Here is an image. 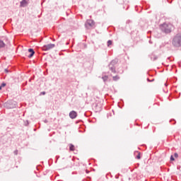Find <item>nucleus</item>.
<instances>
[{
	"label": "nucleus",
	"mask_w": 181,
	"mask_h": 181,
	"mask_svg": "<svg viewBox=\"0 0 181 181\" xmlns=\"http://www.w3.org/2000/svg\"><path fill=\"white\" fill-rule=\"evenodd\" d=\"M118 62H119V60L116 58V59L112 60L108 65L109 70H110V71L112 73H113L114 74H115L117 73H118L119 74H122L124 73L123 69L117 71L116 69H117V64H118Z\"/></svg>",
	"instance_id": "obj_1"
},
{
	"label": "nucleus",
	"mask_w": 181,
	"mask_h": 181,
	"mask_svg": "<svg viewBox=\"0 0 181 181\" xmlns=\"http://www.w3.org/2000/svg\"><path fill=\"white\" fill-rule=\"evenodd\" d=\"M171 43L174 49L181 50V33H177L172 40Z\"/></svg>",
	"instance_id": "obj_2"
},
{
	"label": "nucleus",
	"mask_w": 181,
	"mask_h": 181,
	"mask_svg": "<svg viewBox=\"0 0 181 181\" xmlns=\"http://www.w3.org/2000/svg\"><path fill=\"white\" fill-rule=\"evenodd\" d=\"M160 29L161 32H163V33H170V32H172V29H173V25L171 23H164L160 25Z\"/></svg>",
	"instance_id": "obj_3"
},
{
	"label": "nucleus",
	"mask_w": 181,
	"mask_h": 181,
	"mask_svg": "<svg viewBox=\"0 0 181 181\" xmlns=\"http://www.w3.org/2000/svg\"><path fill=\"white\" fill-rule=\"evenodd\" d=\"M85 27L86 29H94L95 28V22L93 20L88 19L85 23Z\"/></svg>",
	"instance_id": "obj_4"
},
{
	"label": "nucleus",
	"mask_w": 181,
	"mask_h": 181,
	"mask_svg": "<svg viewBox=\"0 0 181 181\" xmlns=\"http://www.w3.org/2000/svg\"><path fill=\"white\" fill-rule=\"evenodd\" d=\"M15 102H13V100H10L8 101L7 103H6L4 104V106L6 107V108H8V110H11L12 108H15V107H16V105L14 104Z\"/></svg>",
	"instance_id": "obj_5"
},
{
	"label": "nucleus",
	"mask_w": 181,
	"mask_h": 181,
	"mask_svg": "<svg viewBox=\"0 0 181 181\" xmlns=\"http://www.w3.org/2000/svg\"><path fill=\"white\" fill-rule=\"evenodd\" d=\"M55 46L56 45L54 44H48L42 47V50H44L45 52H47L48 50L53 49Z\"/></svg>",
	"instance_id": "obj_6"
},
{
	"label": "nucleus",
	"mask_w": 181,
	"mask_h": 181,
	"mask_svg": "<svg viewBox=\"0 0 181 181\" xmlns=\"http://www.w3.org/2000/svg\"><path fill=\"white\" fill-rule=\"evenodd\" d=\"M69 117L71 119H74L77 118V112L72 110L69 112Z\"/></svg>",
	"instance_id": "obj_7"
},
{
	"label": "nucleus",
	"mask_w": 181,
	"mask_h": 181,
	"mask_svg": "<svg viewBox=\"0 0 181 181\" xmlns=\"http://www.w3.org/2000/svg\"><path fill=\"white\" fill-rule=\"evenodd\" d=\"M28 52L29 53H30V54L28 55V57H33V56L35 55V50H33V49L30 48L28 49Z\"/></svg>",
	"instance_id": "obj_8"
},
{
	"label": "nucleus",
	"mask_w": 181,
	"mask_h": 181,
	"mask_svg": "<svg viewBox=\"0 0 181 181\" xmlns=\"http://www.w3.org/2000/svg\"><path fill=\"white\" fill-rule=\"evenodd\" d=\"M27 4H28V1H26V0H23L20 3V6H21V7L26 6Z\"/></svg>",
	"instance_id": "obj_9"
},
{
	"label": "nucleus",
	"mask_w": 181,
	"mask_h": 181,
	"mask_svg": "<svg viewBox=\"0 0 181 181\" xmlns=\"http://www.w3.org/2000/svg\"><path fill=\"white\" fill-rule=\"evenodd\" d=\"M5 46H6L5 42H4L3 40H0V49H4V47H5Z\"/></svg>",
	"instance_id": "obj_10"
},
{
	"label": "nucleus",
	"mask_w": 181,
	"mask_h": 181,
	"mask_svg": "<svg viewBox=\"0 0 181 181\" xmlns=\"http://www.w3.org/2000/svg\"><path fill=\"white\" fill-rule=\"evenodd\" d=\"M76 150V147H74V145L70 144H69V151H74Z\"/></svg>",
	"instance_id": "obj_11"
},
{
	"label": "nucleus",
	"mask_w": 181,
	"mask_h": 181,
	"mask_svg": "<svg viewBox=\"0 0 181 181\" xmlns=\"http://www.w3.org/2000/svg\"><path fill=\"white\" fill-rule=\"evenodd\" d=\"M112 80H113V81H118V80H119V76L116 75V76H113Z\"/></svg>",
	"instance_id": "obj_12"
},
{
	"label": "nucleus",
	"mask_w": 181,
	"mask_h": 181,
	"mask_svg": "<svg viewBox=\"0 0 181 181\" xmlns=\"http://www.w3.org/2000/svg\"><path fill=\"white\" fill-rule=\"evenodd\" d=\"M102 78L103 81H107L108 80V76H103Z\"/></svg>",
	"instance_id": "obj_13"
},
{
	"label": "nucleus",
	"mask_w": 181,
	"mask_h": 181,
	"mask_svg": "<svg viewBox=\"0 0 181 181\" xmlns=\"http://www.w3.org/2000/svg\"><path fill=\"white\" fill-rule=\"evenodd\" d=\"M111 45H112V41L111 40H109L107 41V47H110V46H111Z\"/></svg>",
	"instance_id": "obj_14"
},
{
	"label": "nucleus",
	"mask_w": 181,
	"mask_h": 181,
	"mask_svg": "<svg viewBox=\"0 0 181 181\" xmlns=\"http://www.w3.org/2000/svg\"><path fill=\"white\" fill-rule=\"evenodd\" d=\"M117 2L119 5H122V4H124V0H117Z\"/></svg>",
	"instance_id": "obj_15"
},
{
	"label": "nucleus",
	"mask_w": 181,
	"mask_h": 181,
	"mask_svg": "<svg viewBox=\"0 0 181 181\" xmlns=\"http://www.w3.org/2000/svg\"><path fill=\"white\" fill-rule=\"evenodd\" d=\"M138 155L136 156V159H141V153L137 152Z\"/></svg>",
	"instance_id": "obj_16"
},
{
	"label": "nucleus",
	"mask_w": 181,
	"mask_h": 181,
	"mask_svg": "<svg viewBox=\"0 0 181 181\" xmlns=\"http://www.w3.org/2000/svg\"><path fill=\"white\" fill-rule=\"evenodd\" d=\"M151 59L155 61V60H157L158 59V57H155V55H152L151 56Z\"/></svg>",
	"instance_id": "obj_17"
},
{
	"label": "nucleus",
	"mask_w": 181,
	"mask_h": 181,
	"mask_svg": "<svg viewBox=\"0 0 181 181\" xmlns=\"http://www.w3.org/2000/svg\"><path fill=\"white\" fill-rule=\"evenodd\" d=\"M5 86H6V83H1L0 86V90H2V88L5 87Z\"/></svg>",
	"instance_id": "obj_18"
},
{
	"label": "nucleus",
	"mask_w": 181,
	"mask_h": 181,
	"mask_svg": "<svg viewBox=\"0 0 181 181\" xmlns=\"http://www.w3.org/2000/svg\"><path fill=\"white\" fill-rule=\"evenodd\" d=\"M147 81H148V83H152V81H155V79H149V78H147Z\"/></svg>",
	"instance_id": "obj_19"
},
{
	"label": "nucleus",
	"mask_w": 181,
	"mask_h": 181,
	"mask_svg": "<svg viewBox=\"0 0 181 181\" xmlns=\"http://www.w3.org/2000/svg\"><path fill=\"white\" fill-rule=\"evenodd\" d=\"M46 95V92L45 91H42L40 93V95Z\"/></svg>",
	"instance_id": "obj_20"
},
{
	"label": "nucleus",
	"mask_w": 181,
	"mask_h": 181,
	"mask_svg": "<svg viewBox=\"0 0 181 181\" xmlns=\"http://www.w3.org/2000/svg\"><path fill=\"white\" fill-rule=\"evenodd\" d=\"M174 156L175 158H179V154H177V153H175Z\"/></svg>",
	"instance_id": "obj_21"
},
{
	"label": "nucleus",
	"mask_w": 181,
	"mask_h": 181,
	"mask_svg": "<svg viewBox=\"0 0 181 181\" xmlns=\"http://www.w3.org/2000/svg\"><path fill=\"white\" fill-rule=\"evenodd\" d=\"M13 153H14V155H18V150L14 151Z\"/></svg>",
	"instance_id": "obj_22"
},
{
	"label": "nucleus",
	"mask_w": 181,
	"mask_h": 181,
	"mask_svg": "<svg viewBox=\"0 0 181 181\" xmlns=\"http://www.w3.org/2000/svg\"><path fill=\"white\" fill-rule=\"evenodd\" d=\"M173 122V125H175L176 124V121L175 119L170 120V122Z\"/></svg>",
	"instance_id": "obj_23"
},
{
	"label": "nucleus",
	"mask_w": 181,
	"mask_h": 181,
	"mask_svg": "<svg viewBox=\"0 0 181 181\" xmlns=\"http://www.w3.org/2000/svg\"><path fill=\"white\" fill-rule=\"evenodd\" d=\"M170 160H175V158L173 157V156H170Z\"/></svg>",
	"instance_id": "obj_24"
},
{
	"label": "nucleus",
	"mask_w": 181,
	"mask_h": 181,
	"mask_svg": "<svg viewBox=\"0 0 181 181\" xmlns=\"http://www.w3.org/2000/svg\"><path fill=\"white\" fill-rule=\"evenodd\" d=\"M45 122H47V120H45Z\"/></svg>",
	"instance_id": "obj_25"
},
{
	"label": "nucleus",
	"mask_w": 181,
	"mask_h": 181,
	"mask_svg": "<svg viewBox=\"0 0 181 181\" xmlns=\"http://www.w3.org/2000/svg\"><path fill=\"white\" fill-rule=\"evenodd\" d=\"M86 173H88V171L86 170Z\"/></svg>",
	"instance_id": "obj_26"
},
{
	"label": "nucleus",
	"mask_w": 181,
	"mask_h": 181,
	"mask_svg": "<svg viewBox=\"0 0 181 181\" xmlns=\"http://www.w3.org/2000/svg\"><path fill=\"white\" fill-rule=\"evenodd\" d=\"M72 160H74V158H72Z\"/></svg>",
	"instance_id": "obj_27"
},
{
	"label": "nucleus",
	"mask_w": 181,
	"mask_h": 181,
	"mask_svg": "<svg viewBox=\"0 0 181 181\" xmlns=\"http://www.w3.org/2000/svg\"><path fill=\"white\" fill-rule=\"evenodd\" d=\"M165 86H167L166 83H165Z\"/></svg>",
	"instance_id": "obj_28"
}]
</instances>
